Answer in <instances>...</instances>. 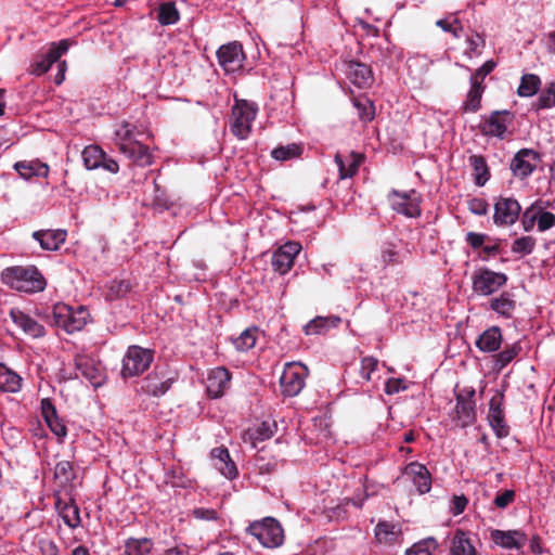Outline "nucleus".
<instances>
[{
  "mask_svg": "<svg viewBox=\"0 0 555 555\" xmlns=\"http://www.w3.org/2000/svg\"><path fill=\"white\" fill-rule=\"evenodd\" d=\"M1 279L5 285L24 293L41 292L46 287L43 275L35 266L7 268L2 271Z\"/></svg>",
  "mask_w": 555,
  "mask_h": 555,
  "instance_id": "1",
  "label": "nucleus"
},
{
  "mask_svg": "<svg viewBox=\"0 0 555 555\" xmlns=\"http://www.w3.org/2000/svg\"><path fill=\"white\" fill-rule=\"evenodd\" d=\"M258 106L247 100L235 99L230 117V130L240 140L246 139L256 119Z\"/></svg>",
  "mask_w": 555,
  "mask_h": 555,
  "instance_id": "2",
  "label": "nucleus"
},
{
  "mask_svg": "<svg viewBox=\"0 0 555 555\" xmlns=\"http://www.w3.org/2000/svg\"><path fill=\"white\" fill-rule=\"evenodd\" d=\"M176 377L167 369L155 365L154 369L139 382L135 388L138 395L159 398L172 386Z\"/></svg>",
  "mask_w": 555,
  "mask_h": 555,
  "instance_id": "3",
  "label": "nucleus"
},
{
  "mask_svg": "<svg viewBox=\"0 0 555 555\" xmlns=\"http://www.w3.org/2000/svg\"><path fill=\"white\" fill-rule=\"evenodd\" d=\"M154 361V350L141 346H129L124 358L120 375L124 379L141 375Z\"/></svg>",
  "mask_w": 555,
  "mask_h": 555,
  "instance_id": "4",
  "label": "nucleus"
},
{
  "mask_svg": "<svg viewBox=\"0 0 555 555\" xmlns=\"http://www.w3.org/2000/svg\"><path fill=\"white\" fill-rule=\"evenodd\" d=\"M87 310L79 307L74 310L72 307L57 304L53 307L51 312L52 325L63 328L66 333L72 334L81 331L87 324Z\"/></svg>",
  "mask_w": 555,
  "mask_h": 555,
  "instance_id": "5",
  "label": "nucleus"
},
{
  "mask_svg": "<svg viewBox=\"0 0 555 555\" xmlns=\"http://www.w3.org/2000/svg\"><path fill=\"white\" fill-rule=\"evenodd\" d=\"M475 396L474 387H464L455 391L456 404L452 420L462 428L472 426L477 421Z\"/></svg>",
  "mask_w": 555,
  "mask_h": 555,
  "instance_id": "6",
  "label": "nucleus"
},
{
  "mask_svg": "<svg viewBox=\"0 0 555 555\" xmlns=\"http://www.w3.org/2000/svg\"><path fill=\"white\" fill-rule=\"evenodd\" d=\"M248 532L264 547H278L284 540L283 528L280 522L272 517H267L260 521H254L249 525Z\"/></svg>",
  "mask_w": 555,
  "mask_h": 555,
  "instance_id": "7",
  "label": "nucleus"
},
{
  "mask_svg": "<svg viewBox=\"0 0 555 555\" xmlns=\"http://www.w3.org/2000/svg\"><path fill=\"white\" fill-rule=\"evenodd\" d=\"M507 275L488 268H480L473 273L472 288L477 295L489 296L507 283Z\"/></svg>",
  "mask_w": 555,
  "mask_h": 555,
  "instance_id": "8",
  "label": "nucleus"
},
{
  "mask_svg": "<svg viewBox=\"0 0 555 555\" xmlns=\"http://www.w3.org/2000/svg\"><path fill=\"white\" fill-rule=\"evenodd\" d=\"M308 369L297 362L287 363L280 377L281 391L285 397L297 396L306 384Z\"/></svg>",
  "mask_w": 555,
  "mask_h": 555,
  "instance_id": "9",
  "label": "nucleus"
},
{
  "mask_svg": "<svg viewBox=\"0 0 555 555\" xmlns=\"http://www.w3.org/2000/svg\"><path fill=\"white\" fill-rule=\"evenodd\" d=\"M387 198L391 208L405 217L415 218L421 215V196L415 190H391Z\"/></svg>",
  "mask_w": 555,
  "mask_h": 555,
  "instance_id": "10",
  "label": "nucleus"
},
{
  "mask_svg": "<svg viewBox=\"0 0 555 555\" xmlns=\"http://www.w3.org/2000/svg\"><path fill=\"white\" fill-rule=\"evenodd\" d=\"M504 393L495 391L489 401L488 422L496 438L502 439L509 435V426L505 421L504 414Z\"/></svg>",
  "mask_w": 555,
  "mask_h": 555,
  "instance_id": "11",
  "label": "nucleus"
},
{
  "mask_svg": "<svg viewBox=\"0 0 555 555\" xmlns=\"http://www.w3.org/2000/svg\"><path fill=\"white\" fill-rule=\"evenodd\" d=\"M81 157L87 170L102 169L111 173H116L119 170L117 162L108 157L99 145L86 146Z\"/></svg>",
  "mask_w": 555,
  "mask_h": 555,
  "instance_id": "12",
  "label": "nucleus"
},
{
  "mask_svg": "<svg viewBox=\"0 0 555 555\" xmlns=\"http://www.w3.org/2000/svg\"><path fill=\"white\" fill-rule=\"evenodd\" d=\"M220 66L227 73H235L243 68L245 54L241 43L234 41L221 46L217 51Z\"/></svg>",
  "mask_w": 555,
  "mask_h": 555,
  "instance_id": "13",
  "label": "nucleus"
},
{
  "mask_svg": "<svg viewBox=\"0 0 555 555\" xmlns=\"http://www.w3.org/2000/svg\"><path fill=\"white\" fill-rule=\"evenodd\" d=\"M300 250L301 245L296 242H287L279 247L271 259L273 270L282 275L286 274L294 266V260Z\"/></svg>",
  "mask_w": 555,
  "mask_h": 555,
  "instance_id": "14",
  "label": "nucleus"
},
{
  "mask_svg": "<svg viewBox=\"0 0 555 555\" xmlns=\"http://www.w3.org/2000/svg\"><path fill=\"white\" fill-rule=\"evenodd\" d=\"M512 121L513 116L509 112L495 111L483 120L480 125V130L485 135L503 138Z\"/></svg>",
  "mask_w": 555,
  "mask_h": 555,
  "instance_id": "15",
  "label": "nucleus"
},
{
  "mask_svg": "<svg viewBox=\"0 0 555 555\" xmlns=\"http://www.w3.org/2000/svg\"><path fill=\"white\" fill-rule=\"evenodd\" d=\"M520 210V205L516 199L500 197L494 205V223L498 225L513 224L518 219Z\"/></svg>",
  "mask_w": 555,
  "mask_h": 555,
  "instance_id": "16",
  "label": "nucleus"
},
{
  "mask_svg": "<svg viewBox=\"0 0 555 555\" xmlns=\"http://www.w3.org/2000/svg\"><path fill=\"white\" fill-rule=\"evenodd\" d=\"M231 382L230 372L222 366L210 370L206 378V390L209 397L220 398L229 388Z\"/></svg>",
  "mask_w": 555,
  "mask_h": 555,
  "instance_id": "17",
  "label": "nucleus"
},
{
  "mask_svg": "<svg viewBox=\"0 0 555 555\" xmlns=\"http://www.w3.org/2000/svg\"><path fill=\"white\" fill-rule=\"evenodd\" d=\"M70 46L72 42L68 39L51 43L48 53L34 64L33 73L38 76L47 73L68 51Z\"/></svg>",
  "mask_w": 555,
  "mask_h": 555,
  "instance_id": "18",
  "label": "nucleus"
},
{
  "mask_svg": "<svg viewBox=\"0 0 555 555\" xmlns=\"http://www.w3.org/2000/svg\"><path fill=\"white\" fill-rule=\"evenodd\" d=\"M12 322L18 326L24 334L33 337L40 338L46 335V328L30 315L24 313L17 308H12L9 312Z\"/></svg>",
  "mask_w": 555,
  "mask_h": 555,
  "instance_id": "19",
  "label": "nucleus"
},
{
  "mask_svg": "<svg viewBox=\"0 0 555 555\" xmlns=\"http://www.w3.org/2000/svg\"><path fill=\"white\" fill-rule=\"evenodd\" d=\"M540 155L529 149L520 150L511 163V169L514 173H532L539 169Z\"/></svg>",
  "mask_w": 555,
  "mask_h": 555,
  "instance_id": "20",
  "label": "nucleus"
},
{
  "mask_svg": "<svg viewBox=\"0 0 555 555\" xmlns=\"http://www.w3.org/2000/svg\"><path fill=\"white\" fill-rule=\"evenodd\" d=\"M491 540L501 547L507 550H520L527 543V535L521 530H499L491 531Z\"/></svg>",
  "mask_w": 555,
  "mask_h": 555,
  "instance_id": "21",
  "label": "nucleus"
},
{
  "mask_svg": "<svg viewBox=\"0 0 555 555\" xmlns=\"http://www.w3.org/2000/svg\"><path fill=\"white\" fill-rule=\"evenodd\" d=\"M41 414L50 430L60 439L67 435V428L63 420L59 417L56 409L49 398L41 400Z\"/></svg>",
  "mask_w": 555,
  "mask_h": 555,
  "instance_id": "22",
  "label": "nucleus"
},
{
  "mask_svg": "<svg viewBox=\"0 0 555 555\" xmlns=\"http://www.w3.org/2000/svg\"><path fill=\"white\" fill-rule=\"evenodd\" d=\"M77 375L86 378L93 387H99L103 383L101 366L89 357L81 356L76 359Z\"/></svg>",
  "mask_w": 555,
  "mask_h": 555,
  "instance_id": "23",
  "label": "nucleus"
},
{
  "mask_svg": "<svg viewBox=\"0 0 555 555\" xmlns=\"http://www.w3.org/2000/svg\"><path fill=\"white\" fill-rule=\"evenodd\" d=\"M404 474L412 478L413 483L421 494L427 493L431 489V476L427 467L418 462H412L406 465Z\"/></svg>",
  "mask_w": 555,
  "mask_h": 555,
  "instance_id": "24",
  "label": "nucleus"
},
{
  "mask_svg": "<svg viewBox=\"0 0 555 555\" xmlns=\"http://www.w3.org/2000/svg\"><path fill=\"white\" fill-rule=\"evenodd\" d=\"M214 466L228 479H234L238 472L227 448H214L210 452Z\"/></svg>",
  "mask_w": 555,
  "mask_h": 555,
  "instance_id": "25",
  "label": "nucleus"
},
{
  "mask_svg": "<svg viewBox=\"0 0 555 555\" xmlns=\"http://www.w3.org/2000/svg\"><path fill=\"white\" fill-rule=\"evenodd\" d=\"M66 236L65 230H39L33 233V237L44 250H57L65 243Z\"/></svg>",
  "mask_w": 555,
  "mask_h": 555,
  "instance_id": "26",
  "label": "nucleus"
},
{
  "mask_svg": "<svg viewBox=\"0 0 555 555\" xmlns=\"http://www.w3.org/2000/svg\"><path fill=\"white\" fill-rule=\"evenodd\" d=\"M135 130L137 127L126 120L121 121L117 126L114 135V143L120 152H130V146L139 143L135 139Z\"/></svg>",
  "mask_w": 555,
  "mask_h": 555,
  "instance_id": "27",
  "label": "nucleus"
},
{
  "mask_svg": "<svg viewBox=\"0 0 555 555\" xmlns=\"http://www.w3.org/2000/svg\"><path fill=\"white\" fill-rule=\"evenodd\" d=\"M55 508L65 525L69 528H77L80 525L79 507L73 499L65 501L60 496L55 498Z\"/></svg>",
  "mask_w": 555,
  "mask_h": 555,
  "instance_id": "28",
  "label": "nucleus"
},
{
  "mask_svg": "<svg viewBox=\"0 0 555 555\" xmlns=\"http://www.w3.org/2000/svg\"><path fill=\"white\" fill-rule=\"evenodd\" d=\"M503 341L502 331L494 325L487 328L476 340V347L482 352H495L500 349Z\"/></svg>",
  "mask_w": 555,
  "mask_h": 555,
  "instance_id": "29",
  "label": "nucleus"
},
{
  "mask_svg": "<svg viewBox=\"0 0 555 555\" xmlns=\"http://www.w3.org/2000/svg\"><path fill=\"white\" fill-rule=\"evenodd\" d=\"M347 76L359 88L370 87L373 82L371 68L362 63L350 62L347 66Z\"/></svg>",
  "mask_w": 555,
  "mask_h": 555,
  "instance_id": "30",
  "label": "nucleus"
},
{
  "mask_svg": "<svg viewBox=\"0 0 555 555\" xmlns=\"http://www.w3.org/2000/svg\"><path fill=\"white\" fill-rule=\"evenodd\" d=\"M490 309L506 319L512 318L516 309L514 294L511 292H503L500 296L493 297L490 300Z\"/></svg>",
  "mask_w": 555,
  "mask_h": 555,
  "instance_id": "31",
  "label": "nucleus"
},
{
  "mask_svg": "<svg viewBox=\"0 0 555 555\" xmlns=\"http://www.w3.org/2000/svg\"><path fill=\"white\" fill-rule=\"evenodd\" d=\"M451 555H479L466 532L457 529L451 541Z\"/></svg>",
  "mask_w": 555,
  "mask_h": 555,
  "instance_id": "32",
  "label": "nucleus"
},
{
  "mask_svg": "<svg viewBox=\"0 0 555 555\" xmlns=\"http://www.w3.org/2000/svg\"><path fill=\"white\" fill-rule=\"evenodd\" d=\"M275 429V422H262L257 428L248 429L245 433L244 441L250 442L254 448H257V443L270 439Z\"/></svg>",
  "mask_w": 555,
  "mask_h": 555,
  "instance_id": "33",
  "label": "nucleus"
},
{
  "mask_svg": "<svg viewBox=\"0 0 555 555\" xmlns=\"http://www.w3.org/2000/svg\"><path fill=\"white\" fill-rule=\"evenodd\" d=\"M339 323L338 317H317L304 326V332L306 335H321Z\"/></svg>",
  "mask_w": 555,
  "mask_h": 555,
  "instance_id": "34",
  "label": "nucleus"
},
{
  "mask_svg": "<svg viewBox=\"0 0 555 555\" xmlns=\"http://www.w3.org/2000/svg\"><path fill=\"white\" fill-rule=\"evenodd\" d=\"M401 535L400 529L390 522H379L375 528V537L379 543L395 544Z\"/></svg>",
  "mask_w": 555,
  "mask_h": 555,
  "instance_id": "35",
  "label": "nucleus"
},
{
  "mask_svg": "<svg viewBox=\"0 0 555 555\" xmlns=\"http://www.w3.org/2000/svg\"><path fill=\"white\" fill-rule=\"evenodd\" d=\"M130 152H121L133 164L144 167L149 166L153 163V156L147 146H144L142 143H135L131 145Z\"/></svg>",
  "mask_w": 555,
  "mask_h": 555,
  "instance_id": "36",
  "label": "nucleus"
},
{
  "mask_svg": "<svg viewBox=\"0 0 555 555\" xmlns=\"http://www.w3.org/2000/svg\"><path fill=\"white\" fill-rule=\"evenodd\" d=\"M22 378L4 364H0V391L17 392L21 389Z\"/></svg>",
  "mask_w": 555,
  "mask_h": 555,
  "instance_id": "37",
  "label": "nucleus"
},
{
  "mask_svg": "<svg viewBox=\"0 0 555 555\" xmlns=\"http://www.w3.org/2000/svg\"><path fill=\"white\" fill-rule=\"evenodd\" d=\"M364 155L350 153L345 160L340 154L335 155V162L340 173H357L364 163Z\"/></svg>",
  "mask_w": 555,
  "mask_h": 555,
  "instance_id": "38",
  "label": "nucleus"
},
{
  "mask_svg": "<svg viewBox=\"0 0 555 555\" xmlns=\"http://www.w3.org/2000/svg\"><path fill=\"white\" fill-rule=\"evenodd\" d=\"M483 90V86L470 82V89L462 104L463 113H476L480 109Z\"/></svg>",
  "mask_w": 555,
  "mask_h": 555,
  "instance_id": "39",
  "label": "nucleus"
},
{
  "mask_svg": "<svg viewBox=\"0 0 555 555\" xmlns=\"http://www.w3.org/2000/svg\"><path fill=\"white\" fill-rule=\"evenodd\" d=\"M153 542L149 538H129L125 542L126 555H147L151 553Z\"/></svg>",
  "mask_w": 555,
  "mask_h": 555,
  "instance_id": "40",
  "label": "nucleus"
},
{
  "mask_svg": "<svg viewBox=\"0 0 555 555\" xmlns=\"http://www.w3.org/2000/svg\"><path fill=\"white\" fill-rule=\"evenodd\" d=\"M541 85L540 78L534 74H526L521 77L517 89V94L522 98H529L537 93Z\"/></svg>",
  "mask_w": 555,
  "mask_h": 555,
  "instance_id": "41",
  "label": "nucleus"
},
{
  "mask_svg": "<svg viewBox=\"0 0 555 555\" xmlns=\"http://www.w3.org/2000/svg\"><path fill=\"white\" fill-rule=\"evenodd\" d=\"M132 286L128 280H114L107 286L106 299L116 300L127 296L130 293Z\"/></svg>",
  "mask_w": 555,
  "mask_h": 555,
  "instance_id": "42",
  "label": "nucleus"
},
{
  "mask_svg": "<svg viewBox=\"0 0 555 555\" xmlns=\"http://www.w3.org/2000/svg\"><path fill=\"white\" fill-rule=\"evenodd\" d=\"M520 351L521 346L519 343L507 345L495 356V366H498L499 370H502L507 364H509L519 354Z\"/></svg>",
  "mask_w": 555,
  "mask_h": 555,
  "instance_id": "43",
  "label": "nucleus"
},
{
  "mask_svg": "<svg viewBox=\"0 0 555 555\" xmlns=\"http://www.w3.org/2000/svg\"><path fill=\"white\" fill-rule=\"evenodd\" d=\"M257 327L246 328L244 332L241 333L238 337H236L233 340L235 348L240 351H247L255 347L257 340Z\"/></svg>",
  "mask_w": 555,
  "mask_h": 555,
  "instance_id": "44",
  "label": "nucleus"
},
{
  "mask_svg": "<svg viewBox=\"0 0 555 555\" xmlns=\"http://www.w3.org/2000/svg\"><path fill=\"white\" fill-rule=\"evenodd\" d=\"M302 147L299 144L292 143L285 146H279L271 153L272 157L280 162L297 158L301 155Z\"/></svg>",
  "mask_w": 555,
  "mask_h": 555,
  "instance_id": "45",
  "label": "nucleus"
},
{
  "mask_svg": "<svg viewBox=\"0 0 555 555\" xmlns=\"http://www.w3.org/2000/svg\"><path fill=\"white\" fill-rule=\"evenodd\" d=\"M157 18L162 25H172L179 21V12L173 3H163L158 9Z\"/></svg>",
  "mask_w": 555,
  "mask_h": 555,
  "instance_id": "46",
  "label": "nucleus"
},
{
  "mask_svg": "<svg viewBox=\"0 0 555 555\" xmlns=\"http://www.w3.org/2000/svg\"><path fill=\"white\" fill-rule=\"evenodd\" d=\"M535 244L537 241L534 237L522 236L514 241L512 244V251L521 256L530 255L533 251Z\"/></svg>",
  "mask_w": 555,
  "mask_h": 555,
  "instance_id": "47",
  "label": "nucleus"
},
{
  "mask_svg": "<svg viewBox=\"0 0 555 555\" xmlns=\"http://www.w3.org/2000/svg\"><path fill=\"white\" fill-rule=\"evenodd\" d=\"M13 167L17 171L27 170L29 173H47L49 171L48 165L39 159L17 162Z\"/></svg>",
  "mask_w": 555,
  "mask_h": 555,
  "instance_id": "48",
  "label": "nucleus"
},
{
  "mask_svg": "<svg viewBox=\"0 0 555 555\" xmlns=\"http://www.w3.org/2000/svg\"><path fill=\"white\" fill-rule=\"evenodd\" d=\"M354 106L358 109L359 117L363 121H371L375 116V107L372 101L369 99H356L353 101Z\"/></svg>",
  "mask_w": 555,
  "mask_h": 555,
  "instance_id": "49",
  "label": "nucleus"
},
{
  "mask_svg": "<svg viewBox=\"0 0 555 555\" xmlns=\"http://www.w3.org/2000/svg\"><path fill=\"white\" fill-rule=\"evenodd\" d=\"M555 106V82L550 83L539 95L537 102L538 109L551 108Z\"/></svg>",
  "mask_w": 555,
  "mask_h": 555,
  "instance_id": "50",
  "label": "nucleus"
},
{
  "mask_svg": "<svg viewBox=\"0 0 555 555\" xmlns=\"http://www.w3.org/2000/svg\"><path fill=\"white\" fill-rule=\"evenodd\" d=\"M54 477L62 479V482H69L74 479V468L69 461H61L55 465Z\"/></svg>",
  "mask_w": 555,
  "mask_h": 555,
  "instance_id": "51",
  "label": "nucleus"
},
{
  "mask_svg": "<svg viewBox=\"0 0 555 555\" xmlns=\"http://www.w3.org/2000/svg\"><path fill=\"white\" fill-rule=\"evenodd\" d=\"M378 360L374 357H364L361 360L360 376L363 380L370 382L371 374L377 370Z\"/></svg>",
  "mask_w": 555,
  "mask_h": 555,
  "instance_id": "52",
  "label": "nucleus"
},
{
  "mask_svg": "<svg viewBox=\"0 0 555 555\" xmlns=\"http://www.w3.org/2000/svg\"><path fill=\"white\" fill-rule=\"evenodd\" d=\"M436 546L434 539H428L423 542L415 543L411 548L405 552V555H430L431 548Z\"/></svg>",
  "mask_w": 555,
  "mask_h": 555,
  "instance_id": "53",
  "label": "nucleus"
},
{
  "mask_svg": "<svg viewBox=\"0 0 555 555\" xmlns=\"http://www.w3.org/2000/svg\"><path fill=\"white\" fill-rule=\"evenodd\" d=\"M495 67V63L492 61L486 62L475 74L470 76V82L474 85L483 86V80L488 74H490Z\"/></svg>",
  "mask_w": 555,
  "mask_h": 555,
  "instance_id": "54",
  "label": "nucleus"
},
{
  "mask_svg": "<svg viewBox=\"0 0 555 555\" xmlns=\"http://www.w3.org/2000/svg\"><path fill=\"white\" fill-rule=\"evenodd\" d=\"M436 25L442 30L451 33L455 38L461 36L462 25L457 18H453L451 22L448 20H438Z\"/></svg>",
  "mask_w": 555,
  "mask_h": 555,
  "instance_id": "55",
  "label": "nucleus"
},
{
  "mask_svg": "<svg viewBox=\"0 0 555 555\" xmlns=\"http://www.w3.org/2000/svg\"><path fill=\"white\" fill-rule=\"evenodd\" d=\"M380 258L385 266H396L402 263L401 255L391 247H386L380 251Z\"/></svg>",
  "mask_w": 555,
  "mask_h": 555,
  "instance_id": "56",
  "label": "nucleus"
},
{
  "mask_svg": "<svg viewBox=\"0 0 555 555\" xmlns=\"http://www.w3.org/2000/svg\"><path fill=\"white\" fill-rule=\"evenodd\" d=\"M515 496L516 494L514 490H504L502 492H498L493 500V504L498 508H506L511 503L514 502Z\"/></svg>",
  "mask_w": 555,
  "mask_h": 555,
  "instance_id": "57",
  "label": "nucleus"
},
{
  "mask_svg": "<svg viewBox=\"0 0 555 555\" xmlns=\"http://www.w3.org/2000/svg\"><path fill=\"white\" fill-rule=\"evenodd\" d=\"M538 230L543 232L555 225V215L551 211H541L537 217Z\"/></svg>",
  "mask_w": 555,
  "mask_h": 555,
  "instance_id": "58",
  "label": "nucleus"
},
{
  "mask_svg": "<svg viewBox=\"0 0 555 555\" xmlns=\"http://www.w3.org/2000/svg\"><path fill=\"white\" fill-rule=\"evenodd\" d=\"M488 203L483 198H472L468 202V209L477 216H485L488 212Z\"/></svg>",
  "mask_w": 555,
  "mask_h": 555,
  "instance_id": "59",
  "label": "nucleus"
},
{
  "mask_svg": "<svg viewBox=\"0 0 555 555\" xmlns=\"http://www.w3.org/2000/svg\"><path fill=\"white\" fill-rule=\"evenodd\" d=\"M192 515L199 520L214 521L218 519V513L214 508L196 507L192 511Z\"/></svg>",
  "mask_w": 555,
  "mask_h": 555,
  "instance_id": "60",
  "label": "nucleus"
},
{
  "mask_svg": "<svg viewBox=\"0 0 555 555\" xmlns=\"http://www.w3.org/2000/svg\"><path fill=\"white\" fill-rule=\"evenodd\" d=\"M467 504H468V500L464 494L454 495L451 501L450 511L455 516L460 515L465 511Z\"/></svg>",
  "mask_w": 555,
  "mask_h": 555,
  "instance_id": "61",
  "label": "nucleus"
},
{
  "mask_svg": "<svg viewBox=\"0 0 555 555\" xmlns=\"http://www.w3.org/2000/svg\"><path fill=\"white\" fill-rule=\"evenodd\" d=\"M469 163L476 173H488V166L482 156L472 155L469 157Z\"/></svg>",
  "mask_w": 555,
  "mask_h": 555,
  "instance_id": "62",
  "label": "nucleus"
},
{
  "mask_svg": "<svg viewBox=\"0 0 555 555\" xmlns=\"http://www.w3.org/2000/svg\"><path fill=\"white\" fill-rule=\"evenodd\" d=\"M406 387L403 386V379L401 378H389L385 385V392L387 395L398 393L404 390Z\"/></svg>",
  "mask_w": 555,
  "mask_h": 555,
  "instance_id": "63",
  "label": "nucleus"
},
{
  "mask_svg": "<svg viewBox=\"0 0 555 555\" xmlns=\"http://www.w3.org/2000/svg\"><path fill=\"white\" fill-rule=\"evenodd\" d=\"M487 238L486 234L482 233H476V232H468L466 234V242L473 249H477L481 247Z\"/></svg>",
  "mask_w": 555,
  "mask_h": 555,
  "instance_id": "64",
  "label": "nucleus"
}]
</instances>
